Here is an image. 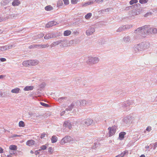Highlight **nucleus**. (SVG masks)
I'll return each instance as SVG.
<instances>
[{
  "mask_svg": "<svg viewBox=\"0 0 157 157\" xmlns=\"http://www.w3.org/2000/svg\"><path fill=\"white\" fill-rule=\"evenodd\" d=\"M8 48L7 45L0 46V52H3L7 50Z\"/></svg>",
  "mask_w": 157,
  "mask_h": 157,
  "instance_id": "obj_22",
  "label": "nucleus"
},
{
  "mask_svg": "<svg viewBox=\"0 0 157 157\" xmlns=\"http://www.w3.org/2000/svg\"><path fill=\"white\" fill-rule=\"evenodd\" d=\"M81 106L86 105L88 103V101L85 100H80Z\"/></svg>",
  "mask_w": 157,
  "mask_h": 157,
  "instance_id": "obj_29",
  "label": "nucleus"
},
{
  "mask_svg": "<svg viewBox=\"0 0 157 157\" xmlns=\"http://www.w3.org/2000/svg\"><path fill=\"white\" fill-rule=\"evenodd\" d=\"M78 0H71V2L73 4H76L78 2Z\"/></svg>",
  "mask_w": 157,
  "mask_h": 157,
  "instance_id": "obj_52",
  "label": "nucleus"
},
{
  "mask_svg": "<svg viewBox=\"0 0 157 157\" xmlns=\"http://www.w3.org/2000/svg\"><path fill=\"white\" fill-rule=\"evenodd\" d=\"M60 41H57L56 42H53L51 45V47H53L55 46L56 45H57L60 44Z\"/></svg>",
  "mask_w": 157,
  "mask_h": 157,
  "instance_id": "obj_28",
  "label": "nucleus"
},
{
  "mask_svg": "<svg viewBox=\"0 0 157 157\" xmlns=\"http://www.w3.org/2000/svg\"><path fill=\"white\" fill-rule=\"evenodd\" d=\"M148 1V0H140L139 2L142 4H144L147 2Z\"/></svg>",
  "mask_w": 157,
  "mask_h": 157,
  "instance_id": "obj_42",
  "label": "nucleus"
},
{
  "mask_svg": "<svg viewBox=\"0 0 157 157\" xmlns=\"http://www.w3.org/2000/svg\"><path fill=\"white\" fill-rule=\"evenodd\" d=\"M0 60L2 62H4L6 61V59L5 58H1L0 59Z\"/></svg>",
  "mask_w": 157,
  "mask_h": 157,
  "instance_id": "obj_57",
  "label": "nucleus"
},
{
  "mask_svg": "<svg viewBox=\"0 0 157 157\" xmlns=\"http://www.w3.org/2000/svg\"><path fill=\"white\" fill-rule=\"evenodd\" d=\"M74 141L73 139L69 136H66L63 138L60 141V144H64L68 143H72Z\"/></svg>",
  "mask_w": 157,
  "mask_h": 157,
  "instance_id": "obj_1",
  "label": "nucleus"
},
{
  "mask_svg": "<svg viewBox=\"0 0 157 157\" xmlns=\"http://www.w3.org/2000/svg\"><path fill=\"white\" fill-rule=\"evenodd\" d=\"M104 0H95V1L97 3H99L101 2H102Z\"/></svg>",
  "mask_w": 157,
  "mask_h": 157,
  "instance_id": "obj_58",
  "label": "nucleus"
},
{
  "mask_svg": "<svg viewBox=\"0 0 157 157\" xmlns=\"http://www.w3.org/2000/svg\"><path fill=\"white\" fill-rule=\"evenodd\" d=\"M75 105V106H81L80 102V100H77L73 102Z\"/></svg>",
  "mask_w": 157,
  "mask_h": 157,
  "instance_id": "obj_35",
  "label": "nucleus"
},
{
  "mask_svg": "<svg viewBox=\"0 0 157 157\" xmlns=\"http://www.w3.org/2000/svg\"><path fill=\"white\" fill-rule=\"evenodd\" d=\"M148 26V28L146 29L147 33L148 34L152 33H155L157 32V29L154 28H149V26Z\"/></svg>",
  "mask_w": 157,
  "mask_h": 157,
  "instance_id": "obj_8",
  "label": "nucleus"
},
{
  "mask_svg": "<svg viewBox=\"0 0 157 157\" xmlns=\"http://www.w3.org/2000/svg\"><path fill=\"white\" fill-rule=\"evenodd\" d=\"M152 145L154 146L153 147V149L154 150H155L156 148V147H157V142H155V143L153 144H150V146H148V148L151 147H152L151 146Z\"/></svg>",
  "mask_w": 157,
  "mask_h": 157,
  "instance_id": "obj_34",
  "label": "nucleus"
},
{
  "mask_svg": "<svg viewBox=\"0 0 157 157\" xmlns=\"http://www.w3.org/2000/svg\"><path fill=\"white\" fill-rule=\"evenodd\" d=\"M35 142L33 140L28 141L26 143V145L29 146H31L35 144Z\"/></svg>",
  "mask_w": 157,
  "mask_h": 157,
  "instance_id": "obj_21",
  "label": "nucleus"
},
{
  "mask_svg": "<svg viewBox=\"0 0 157 157\" xmlns=\"http://www.w3.org/2000/svg\"><path fill=\"white\" fill-rule=\"evenodd\" d=\"M92 15V13H89L86 14L85 16V17L86 19H88L90 18L91 17Z\"/></svg>",
  "mask_w": 157,
  "mask_h": 157,
  "instance_id": "obj_36",
  "label": "nucleus"
},
{
  "mask_svg": "<svg viewBox=\"0 0 157 157\" xmlns=\"http://www.w3.org/2000/svg\"><path fill=\"white\" fill-rule=\"evenodd\" d=\"M123 27L124 30L127 29H129L131 28L130 25H126L123 26Z\"/></svg>",
  "mask_w": 157,
  "mask_h": 157,
  "instance_id": "obj_44",
  "label": "nucleus"
},
{
  "mask_svg": "<svg viewBox=\"0 0 157 157\" xmlns=\"http://www.w3.org/2000/svg\"><path fill=\"white\" fill-rule=\"evenodd\" d=\"M67 99V98L65 97H61L59 98L58 101L59 102H61L63 101L64 100H66Z\"/></svg>",
  "mask_w": 157,
  "mask_h": 157,
  "instance_id": "obj_40",
  "label": "nucleus"
},
{
  "mask_svg": "<svg viewBox=\"0 0 157 157\" xmlns=\"http://www.w3.org/2000/svg\"><path fill=\"white\" fill-rule=\"evenodd\" d=\"M151 12L148 13H147L146 14H145V17H147L149 15H151Z\"/></svg>",
  "mask_w": 157,
  "mask_h": 157,
  "instance_id": "obj_60",
  "label": "nucleus"
},
{
  "mask_svg": "<svg viewBox=\"0 0 157 157\" xmlns=\"http://www.w3.org/2000/svg\"><path fill=\"white\" fill-rule=\"evenodd\" d=\"M5 20V19L4 18H3V17H0V22H2Z\"/></svg>",
  "mask_w": 157,
  "mask_h": 157,
  "instance_id": "obj_62",
  "label": "nucleus"
},
{
  "mask_svg": "<svg viewBox=\"0 0 157 157\" xmlns=\"http://www.w3.org/2000/svg\"><path fill=\"white\" fill-rule=\"evenodd\" d=\"M19 126L20 127H24L25 126V124L22 121H20L19 123Z\"/></svg>",
  "mask_w": 157,
  "mask_h": 157,
  "instance_id": "obj_38",
  "label": "nucleus"
},
{
  "mask_svg": "<svg viewBox=\"0 0 157 157\" xmlns=\"http://www.w3.org/2000/svg\"><path fill=\"white\" fill-rule=\"evenodd\" d=\"M65 113V111H63L60 113V115L61 116L63 115Z\"/></svg>",
  "mask_w": 157,
  "mask_h": 157,
  "instance_id": "obj_63",
  "label": "nucleus"
},
{
  "mask_svg": "<svg viewBox=\"0 0 157 157\" xmlns=\"http://www.w3.org/2000/svg\"><path fill=\"white\" fill-rule=\"evenodd\" d=\"M40 149H39L38 151H40L41 150H45L47 148V146H46V145H42L40 147Z\"/></svg>",
  "mask_w": 157,
  "mask_h": 157,
  "instance_id": "obj_43",
  "label": "nucleus"
},
{
  "mask_svg": "<svg viewBox=\"0 0 157 157\" xmlns=\"http://www.w3.org/2000/svg\"><path fill=\"white\" fill-rule=\"evenodd\" d=\"M133 104V102L132 101L128 100L124 102L122 104V107L124 108H126V110L128 109H129V105H132Z\"/></svg>",
  "mask_w": 157,
  "mask_h": 157,
  "instance_id": "obj_6",
  "label": "nucleus"
},
{
  "mask_svg": "<svg viewBox=\"0 0 157 157\" xmlns=\"http://www.w3.org/2000/svg\"><path fill=\"white\" fill-rule=\"evenodd\" d=\"M99 61V59L96 57L89 56L88 57L86 63L89 64H94L98 63Z\"/></svg>",
  "mask_w": 157,
  "mask_h": 157,
  "instance_id": "obj_2",
  "label": "nucleus"
},
{
  "mask_svg": "<svg viewBox=\"0 0 157 157\" xmlns=\"http://www.w3.org/2000/svg\"><path fill=\"white\" fill-rule=\"evenodd\" d=\"M20 91L21 90L20 88L16 87L14 89H12L11 91L12 93L18 94L20 92Z\"/></svg>",
  "mask_w": 157,
  "mask_h": 157,
  "instance_id": "obj_18",
  "label": "nucleus"
},
{
  "mask_svg": "<svg viewBox=\"0 0 157 157\" xmlns=\"http://www.w3.org/2000/svg\"><path fill=\"white\" fill-rule=\"evenodd\" d=\"M124 30L123 26L120 27L117 30V32H121Z\"/></svg>",
  "mask_w": 157,
  "mask_h": 157,
  "instance_id": "obj_46",
  "label": "nucleus"
},
{
  "mask_svg": "<svg viewBox=\"0 0 157 157\" xmlns=\"http://www.w3.org/2000/svg\"><path fill=\"white\" fill-rule=\"evenodd\" d=\"M20 136L19 135H17V134H14L11 137L13 138L16 137H19Z\"/></svg>",
  "mask_w": 157,
  "mask_h": 157,
  "instance_id": "obj_59",
  "label": "nucleus"
},
{
  "mask_svg": "<svg viewBox=\"0 0 157 157\" xmlns=\"http://www.w3.org/2000/svg\"><path fill=\"white\" fill-rule=\"evenodd\" d=\"M44 36V34L43 33L40 34L37 36L38 38H40Z\"/></svg>",
  "mask_w": 157,
  "mask_h": 157,
  "instance_id": "obj_51",
  "label": "nucleus"
},
{
  "mask_svg": "<svg viewBox=\"0 0 157 157\" xmlns=\"http://www.w3.org/2000/svg\"><path fill=\"white\" fill-rule=\"evenodd\" d=\"M133 118V117H132L130 116H128L124 117L123 119V121L126 124L129 123L130 122H131Z\"/></svg>",
  "mask_w": 157,
  "mask_h": 157,
  "instance_id": "obj_9",
  "label": "nucleus"
},
{
  "mask_svg": "<svg viewBox=\"0 0 157 157\" xmlns=\"http://www.w3.org/2000/svg\"><path fill=\"white\" fill-rule=\"evenodd\" d=\"M148 28V25H145L142 27L139 28L134 31V33L138 34H140L141 33L144 32L146 30V29Z\"/></svg>",
  "mask_w": 157,
  "mask_h": 157,
  "instance_id": "obj_4",
  "label": "nucleus"
},
{
  "mask_svg": "<svg viewBox=\"0 0 157 157\" xmlns=\"http://www.w3.org/2000/svg\"><path fill=\"white\" fill-rule=\"evenodd\" d=\"M94 124L93 120L90 118L85 119L83 121V124L86 126H89Z\"/></svg>",
  "mask_w": 157,
  "mask_h": 157,
  "instance_id": "obj_5",
  "label": "nucleus"
},
{
  "mask_svg": "<svg viewBox=\"0 0 157 157\" xmlns=\"http://www.w3.org/2000/svg\"><path fill=\"white\" fill-rule=\"evenodd\" d=\"M63 126L64 127L68 128L71 129L72 128V125L69 121H66L63 124Z\"/></svg>",
  "mask_w": 157,
  "mask_h": 157,
  "instance_id": "obj_11",
  "label": "nucleus"
},
{
  "mask_svg": "<svg viewBox=\"0 0 157 157\" xmlns=\"http://www.w3.org/2000/svg\"><path fill=\"white\" fill-rule=\"evenodd\" d=\"M9 148L10 150H16L17 149V146L14 145H10Z\"/></svg>",
  "mask_w": 157,
  "mask_h": 157,
  "instance_id": "obj_32",
  "label": "nucleus"
},
{
  "mask_svg": "<svg viewBox=\"0 0 157 157\" xmlns=\"http://www.w3.org/2000/svg\"><path fill=\"white\" fill-rule=\"evenodd\" d=\"M71 33V31L67 30L64 31L63 35L64 36H67L70 35Z\"/></svg>",
  "mask_w": 157,
  "mask_h": 157,
  "instance_id": "obj_30",
  "label": "nucleus"
},
{
  "mask_svg": "<svg viewBox=\"0 0 157 157\" xmlns=\"http://www.w3.org/2000/svg\"><path fill=\"white\" fill-rule=\"evenodd\" d=\"M74 107H75V105L73 102L70 105L68 106L67 108H66V110L67 111H71Z\"/></svg>",
  "mask_w": 157,
  "mask_h": 157,
  "instance_id": "obj_26",
  "label": "nucleus"
},
{
  "mask_svg": "<svg viewBox=\"0 0 157 157\" xmlns=\"http://www.w3.org/2000/svg\"><path fill=\"white\" fill-rule=\"evenodd\" d=\"M98 146V144L97 143H94V145L91 148L92 149H95Z\"/></svg>",
  "mask_w": 157,
  "mask_h": 157,
  "instance_id": "obj_47",
  "label": "nucleus"
},
{
  "mask_svg": "<svg viewBox=\"0 0 157 157\" xmlns=\"http://www.w3.org/2000/svg\"><path fill=\"white\" fill-rule=\"evenodd\" d=\"M141 45H142V48L143 50L147 49L150 47V44L148 43H142Z\"/></svg>",
  "mask_w": 157,
  "mask_h": 157,
  "instance_id": "obj_15",
  "label": "nucleus"
},
{
  "mask_svg": "<svg viewBox=\"0 0 157 157\" xmlns=\"http://www.w3.org/2000/svg\"><path fill=\"white\" fill-rule=\"evenodd\" d=\"M34 88L33 86H25L24 89L25 91H28L32 90Z\"/></svg>",
  "mask_w": 157,
  "mask_h": 157,
  "instance_id": "obj_24",
  "label": "nucleus"
},
{
  "mask_svg": "<svg viewBox=\"0 0 157 157\" xmlns=\"http://www.w3.org/2000/svg\"><path fill=\"white\" fill-rule=\"evenodd\" d=\"M138 0H131L129 2V4L132 5L134 3H136L138 2Z\"/></svg>",
  "mask_w": 157,
  "mask_h": 157,
  "instance_id": "obj_41",
  "label": "nucleus"
},
{
  "mask_svg": "<svg viewBox=\"0 0 157 157\" xmlns=\"http://www.w3.org/2000/svg\"><path fill=\"white\" fill-rule=\"evenodd\" d=\"M20 4V1L19 0H14L13 2L12 5L13 6H17Z\"/></svg>",
  "mask_w": 157,
  "mask_h": 157,
  "instance_id": "obj_20",
  "label": "nucleus"
},
{
  "mask_svg": "<svg viewBox=\"0 0 157 157\" xmlns=\"http://www.w3.org/2000/svg\"><path fill=\"white\" fill-rule=\"evenodd\" d=\"M116 127L115 126L109 127L108 130L109 131V136L110 137L112 136L115 133L116 131Z\"/></svg>",
  "mask_w": 157,
  "mask_h": 157,
  "instance_id": "obj_7",
  "label": "nucleus"
},
{
  "mask_svg": "<svg viewBox=\"0 0 157 157\" xmlns=\"http://www.w3.org/2000/svg\"><path fill=\"white\" fill-rule=\"evenodd\" d=\"M39 63V61L37 60H30V66H36Z\"/></svg>",
  "mask_w": 157,
  "mask_h": 157,
  "instance_id": "obj_13",
  "label": "nucleus"
},
{
  "mask_svg": "<svg viewBox=\"0 0 157 157\" xmlns=\"http://www.w3.org/2000/svg\"><path fill=\"white\" fill-rule=\"evenodd\" d=\"M63 1L64 2V4L66 5H67L69 4V0H63Z\"/></svg>",
  "mask_w": 157,
  "mask_h": 157,
  "instance_id": "obj_49",
  "label": "nucleus"
},
{
  "mask_svg": "<svg viewBox=\"0 0 157 157\" xmlns=\"http://www.w3.org/2000/svg\"><path fill=\"white\" fill-rule=\"evenodd\" d=\"M141 44H139L135 46L134 49L136 51L143 50Z\"/></svg>",
  "mask_w": 157,
  "mask_h": 157,
  "instance_id": "obj_14",
  "label": "nucleus"
},
{
  "mask_svg": "<svg viewBox=\"0 0 157 157\" xmlns=\"http://www.w3.org/2000/svg\"><path fill=\"white\" fill-rule=\"evenodd\" d=\"M38 150H37V151H36L35 152V154L36 155H37V154H39V152H38Z\"/></svg>",
  "mask_w": 157,
  "mask_h": 157,
  "instance_id": "obj_64",
  "label": "nucleus"
},
{
  "mask_svg": "<svg viewBox=\"0 0 157 157\" xmlns=\"http://www.w3.org/2000/svg\"><path fill=\"white\" fill-rule=\"evenodd\" d=\"M54 36V35L52 33H49L45 35L44 37L45 39L48 40L52 38Z\"/></svg>",
  "mask_w": 157,
  "mask_h": 157,
  "instance_id": "obj_19",
  "label": "nucleus"
},
{
  "mask_svg": "<svg viewBox=\"0 0 157 157\" xmlns=\"http://www.w3.org/2000/svg\"><path fill=\"white\" fill-rule=\"evenodd\" d=\"M151 130V127H148L146 128V130L148 132L150 131Z\"/></svg>",
  "mask_w": 157,
  "mask_h": 157,
  "instance_id": "obj_56",
  "label": "nucleus"
},
{
  "mask_svg": "<svg viewBox=\"0 0 157 157\" xmlns=\"http://www.w3.org/2000/svg\"><path fill=\"white\" fill-rule=\"evenodd\" d=\"M125 134L126 133L124 132H121L119 133V137L121 140H122L124 138Z\"/></svg>",
  "mask_w": 157,
  "mask_h": 157,
  "instance_id": "obj_27",
  "label": "nucleus"
},
{
  "mask_svg": "<svg viewBox=\"0 0 157 157\" xmlns=\"http://www.w3.org/2000/svg\"><path fill=\"white\" fill-rule=\"evenodd\" d=\"M2 4H3L4 5H6L7 4L9 3V1L7 0H4L2 1L1 2Z\"/></svg>",
  "mask_w": 157,
  "mask_h": 157,
  "instance_id": "obj_45",
  "label": "nucleus"
},
{
  "mask_svg": "<svg viewBox=\"0 0 157 157\" xmlns=\"http://www.w3.org/2000/svg\"><path fill=\"white\" fill-rule=\"evenodd\" d=\"M3 152V149L1 147H0V153H2Z\"/></svg>",
  "mask_w": 157,
  "mask_h": 157,
  "instance_id": "obj_61",
  "label": "nucleus"
},
{
  "mask_svg": "<svg viewBox=\"0 0 157 157\" xmlns=\"http://www.w3.org/2000/svg\"><path fill=\"white\" fill-rule=\"evenodd\" d=\"M45 9L47 11H50L53 9V7L50 5L47 6L45 7Z\"/></svg>",
  "mask_w": 157,
  "mask_h": 157,
  "instance_id": "obj_31",
  "label": "nucleus"
},
{
  "mask_svg": "<svg viewBox=\"0 0 157 157\" xmlns=\"http://www.w3.org/2000/svg\"><path fill=\"white\" fill-rule=\"evenodd\" d=\"M58 23L55 21H51L48 23L46 25V26L47 28H49L52 26L55 25L57 24Z\"/></svg>",
  "mask_w": 157,
  "mask_h": 157,
  "instance_id": "obj_12",
  "label": "nucleus"
},
{
  "mask_svg": "<svg viewBox=\"0 0 157 157\" xmlns=\"http://www.w3.org/2000/svg\"><path fill=\"white\" fill-rule=\"evenodd\" d=\"M60 47L62 48L71 46L73 43V40L68 41L67 40H60Z\"/></svg>",
  "mask_w": 157,
  "mask_h": 157,
  "instance_id": "obj_3",
  "label": "nucleus"
},
{
  "mask_svg": "<svg viewBox=\"0 0 157 157\" xmlns=\"http://www.w3.org/2000/svg\"><path fill=\"white\" fill-rule=\"evenodd\" d=\"M63 5V3L61 1H59L57 3V6L59 7L62 6Z\"/></svg>",
  "mask_w": 157,
  "mask_h": 157,
  "instance_id": "obj_37",
  "label": "nucleus"
},
{
  "mask_svg": "<svg viewBox=\"0 0 157 157\" xmlns=\"http://www.w3.org/2000/svg\"><path fill=\"white\" fill-rule=\"evenodd\" d=\"M14 45L13 44H10V45H7V47H8V50L9 49L12 48V47H14Z\"/></svg>",
  "mask_w": 157,
  "mask_h": 157,
  "instance_id": "obj_54",
  "label": "nucleus"
},
{
  "mask_svg": "<svg viewBox=\"0 0 157 157\" xmlns=\"http://www.w3.org/2000/svg\"><path fill=\"white\" fill-rule=\"evenodd\" d=\"M46 136H47V134H46V133H44L41 134L40 138L41 139H42L45 137Z\"/></svg>",
  "mask_w": 157,
  "mask_h": 157,
  "instance_id": "obj_50",
  "label": "nucleus"
},
{
  "mask_svg": "<svg viewBox=\"0 0 157 157\" xmlns=\"http://www.w3.org/2000/svg\"><path fill=\"white\" fill-rule=\"evenodd\" d=\"M49 46V45L48 44H40L39 45V48H47Z\"/></svg>",
  "mask_w": 157,
  "mask_h": 157,
  "instance_id": "obj_33",
  "label": "nucleus"
},
{
  "mask_svg": "<svg viewBox=\"0 0 157 157\" xmlns=\"http://www.w3.org/2000/svg\"><path fill=\"white\" fill-rule=\"evenodd\" d=\"M53 151V150L51 147H49L48 149V152L51 154H52Z\"/></svg>",
  "mask_w": 157,
  "mask_h": 157,
  "instance_id": "obj_48",
  "label": "nucleus"
},
{
  "mask_svg": "<svg viewBox=\"0 0 157 157\" xmlns=\"http://www.w3.org/2000/svg\"><path fill=\"white\" fill-rule=\"evenodd\" d=\"M95 29L94 28L91 27L89 28L86 32V34L90 36L93 34L95 32Z\"/></svg>",
  "mask_w": 157,
  "mask_h": 157,
  "instance_id": "obj_10",
  "label": "nucleus"
},
{
  "mask_svg": "<svg viewBox=\"0 0 157 157\" xmlns=\"http://www.w3.org/2000/svg\"><path fill=\"white\" fill-rule=\"evenodd\" d=\"M128 151L125 150L123 152L121 153L120 154L118 155L115 157H123L125 155H128Z\"/></svg>",
  "mask_w": 157,
  "mask_h": 157,
  "instance_id": "obj_23",
  "label": "nucleus"
},
{
  "mask_svg": "<svg viewBox=\"0 0 157 157\" xmlns=\"http://www.w3.org/2000/svg\"><path fill=\"white\" fill-rule=\"evenodd\" d=\"M58 140V138L56 136H52L51 138V141L52 143H54L57 142Z\"/></svg>",
  "mask_w": 157,
  "mask_h": 157,
  "instance_id": "obj_25",
  "label": "nucleus"
},
{
  "mask_svg": "<svg viewBox=\"0 0 157 157\" xmlns=\"http://www.w3.org/2000/svg\"><path fill=\"white\" fill-rule=\"evenodd\" d=\"M94 1L93 0H90L87 2L85 3H82L81 4V5L82 6H86L89 5H92L94 3Z\"/></svg>",
  "mask_w": 157,
  "mask_h": 157,
  "instance_id": "obj_16",
  "label": "nucleus"
},
{
  "mask_svg": "<svg viewBox=\"0 0 157 157\" xmlns=\"http://www.w3.org/2000/svg\"><path fill=\"white\" fill-rule=\"evenodd\" d=\"M124 40L125 42H128L130 41V38L129 36L125 37L124 38Z\"/></svg>",
  "mask_w": 157,
  "mask_h": 157,
  "instance_id": "obj_39",
  "label": "nucleus"
},
{
  "mask_svg": "<svg viewBox=\"0 0 157 157\" xmlns=\"http://www.w3.org/2000/svg\"><path fill=\"white\" fill-rule=\"evenodd\" d=\"M22 64L23 66L25 67H29V66H30V60L23 61Z\"/></svg>",
  "mask_w": 157,
  "mask_h": 157,
  "instance_id": "obj_17",
  "label": "nucleus"
},
{
  "mask_svg": "<svg viewBox=\"0 0 157 157\" xmlns=\"http://www.w3.org/2000/svg\"><path fill=\"white\" fill-rule=\"evenodd\" d=\"M40 103L41 105L45 107H48V104L45 103H44L41 102Z\"/></svg>",
  "mask_w": 157,
  "mask_h": 157,
  "instance_id": "obj_53",
  "label": "nucleus"
},
{
  "mask_svg": "<svg viewBox=\"0 0 157 157\" xmlns=\"http://www.w3.org/2000/svg\"><path fill=\"white\" fill-rule=\"evenodd\" d=\"M39 45L40 44H35L33 45V48H39Z\"/></svg>",
  "mask_w": 157,
  "mask_h": 157,
  "instance_id": "obj_55",
  "label": "nucleus"
}]
</instances>
